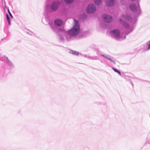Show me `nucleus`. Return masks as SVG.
I'll return each instance as SVG.
<instances>
[{
  "mask_svg": "<svg viewBox=\"0 0 150 150\" xmlns=\"http://www.w3.org/2000/svg\"><path fill=\"white\" fill-rule=\"evenodd\" d=\"M102 18L104 21L107 22H110L112 21V17L106 14H103L102 16Z\"/></svg>",
  "mask_w": 150,
  "mask_h": 150,
  "instance_id": "7ed1b4c3",
  "label": "nucleus"
},
{
  "mask_svg": "<svg viewBox=\"0 0 150 150\" xmlns=\"http://www.w3.org/2000/svg\"><path fill=\"white\" fill-rule=\"evenodd\" d=\"M129 8L132 11H135L137 10L136 6L135 5L133 4H130Z\"/></svg>",
  "mask_w": 150,
  "mask_h": 150,
  "instance_id": "6e6552de",
  "label": "nucleus"
},
{
  "mask_svg": "<svg viewBox=\"0 0 150 150\" xmlns=\"http://www.w3.org/2000/svg\"><path fill=\"white\" fill-rule=\"evenodd\" d=\"M55 24L58 26H61L63 24L62 21L60 19H57L54 21Z\"/></svg>",
  "mask_w": 150,
  "mask_h": 150,
  "instance_id": "0eeeda50",
  "label": "nucleus"
},
{
  "mask_svg": "<svg viewBox=\"0 0 150 150\" xmlns=\"http://www.w3.org/2000/svg\"><path fill=\"white\" fill-rule=\"evenodd\" d=\"M96 11V8L94 5L91 4L87 7L86 12L89 13H93L94 12Z\"/></svg>",
  "mask_w": 150,
  "mask_h": 150,
  "instance_id": "f03ea898",
  "label": "nucleus"
},
{
  "mask_svg": "<svg viewBox=\"0 0 150 150\" xmlns=\"http://www.w3.org/2000/svg\"><path fill=\"white\" fill-rule=\"evenodd\" d=\"M74 21L75 24L73 28L68 32V34L71 36L76 35L80 32V28L78 21L75 19H74Z\"/></svg>",
  "mask_w": 150,
  "mask_h": 150,
  "instance_id": "f257e3e1",
  "label": "nucleus"
},
{
  "mask_svg": "<svg viewBox=\"0 0 150 150\" xmlns=\"http://www.w3.org/2000/svg\"><path fill=\"white\" fill-rule=\"evenodd\" d=\"M71 53L72 54L76 55H78L79 54V52L73 51H71Z\"/></svg>",
  "mask_w": 150,
  "mask_h": 150,
  "instance_id": "f8f14e48",
  "label": "nucleus"
},
{
  "mask_svg": "<svg viewBox=\"0 0 150 150\" xmlns=\"http://www.w3.org/2000/svg\"><path fill=\"white\" fill-rule=\"evenodd\" d=\"M122 17L124 19L128 20V17L125 15H123L122 16Z\"/></svg>",
  "mask_w": 150,
  "mask_h": 150,
  "instance_id": "2eb2a0df",
  "label": "nucleus"
},
{
  "mask_svg": "<svg viewBox=\"0 0 150 150\" xmlns=\"http://www.w3.org/2000/svg\"><path fill=\"white\" fill-rule=\"evenodd\" d=\"M111 34L115 38H118L120 35L119 31L117 30H113L110 32Z\"/></svg>",
  "mask_w": 150,
  "mask_h": 150,
  "instance_id": "20e7f679",
  "label": "nucleus"
},
{
  "mask_svg": "<svg viewBox=\"0 0 150 150\" xmlns=\"http://www.w3.org/2000/svg\"><path fill=\"white\" fill-rule=\"evenodd\" d=\"M8 12L9 14L11 16V18H13V16H12L11 13L10 12V11L9 10V9H8Z\"/></svg>",
  "mask_w": 150,
  "mask_h": 150,
  "instance_id": "dca6fc26",
  "label": "nucleus"
},
{
  "mask_svg": "<svg viewBox=\"0 0 150 150\" xmlns=\"http://www.w3.org/2000/svg\"><path fill=\"white\" fill-rule=\"evenodd\" d=\"M95 4L97 5H99L101 2V0H94Z\"/></svg>",
  "mask_w": 150,
  "mask_h": 150,
  "instance_id": "9d476101",
  "label": "nucleus"
},
{
  "mask_svg": "<svg viewBox=\"0 0 150 150\" xmlns=\"http://www.w3.org/2000/svg\"><path fill=\"white\" fill-rule=\"evenodd\" d=\"M103 57H105L106 58H108V57H105V56H104V55H103Z\"/></svg>",
  "mask_w": 150,
  "mask_h": 150,
  "instance_id": "6ab92c4d",
  "label": "nucleus"
},
{
  "mask_svg": "<svg viewBox=\"0 0 150 150\" xmlns=\"http://www.w3.org/2000/svg\"><path fill=\"white\" fill-rule=\"evenodd\" d=\"M109 60L111 61H112V60L111 59H110V58H107Z\"/></svg>",
  "mask_w": 150,
  "mask_h": 150,
  "instance_id": "a211bd4d",
  "label": "nucleus"
},
{
  "mask_svg": "<svg viewBox=\"0 0 150 150\" xmlns=\"http://www.w3.org/2000/svg\"><path fill=\"white\" fill-rule=\"evenodd\" d=\"M6 18H7V20H8V24L9 25H10V23H11V21L10 20V18H9L8 17V14H6Z\"/></svg>",
  "mask_w": 150,
  "mask_h": 150,
  "instance_id": "4468645a",
  "label": "nucleus"
},
{
  "mask_svg": "<svg viewBox=\"0 0 150 150\" xmlns=\"http://www.w3.org/2000/svg\"><path fill=\"white\" fill-rule=\"evenodd\" d=\"M120 20L121 21V23L123 24L124 26L126 28H128L129 27V26L127 23L123 22V21H122V19H120Z\"/></svg>",
  "mask_w": 150,
  "mask_h": 150,
  "instance_id": "1a4fd4ad",
  "label": "nucleus"
},
{
  "mask_svg": "<svg viewBox=\"0 0 150 150\" xmlns=\"http://www.w3.org/2000/svg\"><path fill=\"white\" fill-rule=\"evenodd\" d=\"M150 49V43L149 45V47L148 48V50H149Z\"/></svg>",
  "mask_w": 150,
  "mask_h": 150,
  "instance_id": "f3484780",
  "label": "nucleus"
},
{
  "mask_svg": "<svg viewBox=\"0 0 150 150\" xmlns=\"http://www.w3.org/2000/svg\"><path fill=\"white\" fill-rule=\"evenodd\" d=\"M59 4L58 2H54L53 3L51 6V9L53 11L56 10L59 6Z\"/></svg>",
  "mask_w": 150,
  "mask_h": 150,
  "instance_id": "39448f33",
  "label": "nucleus"
},
{
  "mask_svg": "<svg viewBox=\"0 0 150 150\" xmlns=\"http://www.w3.org/2000/svg\"><path fill=\"white\" fill-rule=\"evenodd\" d=\"M65 2L67 4H70L74 0H64Z\"/></svg>",
  "mask_w": 150,
  "mask_h": 150,
  "instance_id": "9b49d317",
  "label": "nucleus"
},
{
  "mask_svg": "<svg viewBox=\"0 0 150 150\" xmlns=\"http://www.w3.org/2000/svg\"><path fill=\"white\" fill-rule=\"evenodd\" d=\"M112 69L114 70V71L115 72L118 73L120 75H121V73H120V71H119V70H117V69H115V68H112Z\"/></svg>",
  "mask_w": 150,
  "mask_h": 150,
  "instance_id": "ddd939ff",
  "label": "nucleus"
},
{
  "mask_svg": "<svg viewBox=\"0 0 150 150\" xmlns=\"http://www.w3.org/2000/svg\"><path fill=\"white\" fill-rule=\"evenodd\" d=\"M115 3L114 0H107L106 4V5L108 6H113Z\"/></svg>",
  "mask_w": 150,
  "mask_h": 150,
  "instance_id": "423d86ee",
  "label": "nucleus"
}]
</instances>
